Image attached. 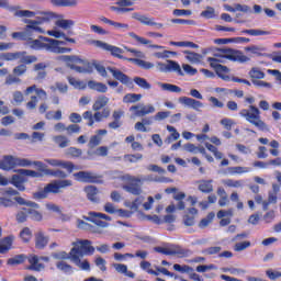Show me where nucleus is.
<instances>
[{
  "instance_id": "7",
  "label": "nucleus",
  "mask_w": 281,
  "mask_h": 281,
  "mask_svg": "<svg viewBox=\"0 0 281 281\" xmlns=\"http://www.w3.org/2000/svg\"><path fill=\"white\" fill-rule=\"evenodd\" d=\"M94 69L102 78H106L109 76L106 71H110L114 80H117L119 82H121V85H125V87H130V89L133 88V80L131 79V77H128V75L124 74L122 70L115 67L105 68L103 65L95 64Z\"/></svg>"
},
{
  "instance_id": "44",
  "label": "nucleus",
  "mask_w": 281,
  "mask_h": 281,
  "mask_svg": "<svg viewBox=\"0 0 281 281\" xmlns=\"http://www.w3.org/2000/svg\"><path fill=\"white\" fill-rule=\"evenodd\" d=\"M241 34H248V36H269L271 32L262 31L260 29H249V30H243Z\"/></svg>"
},
{
  "instance_id": "57",
  "label": "nucleus",
  "mask_w": 281,
  "mask_h": 281,
  "mask_svg": "<svg viewBox=\"0 0 281 281\" xmlns=\"http://www.w3.org/2000/svg\"><path fill=\"white\" fill-rule=\"evenodd\" d=\"M222 249L223 248L220 246H213V247H209V248L202 250V254H204V256H218V254H221Z\"/></svg>"
},
{
  "instance_id": "31",
  "label": "nucleus",
  "mask_w": 281,
  "mask_h": 281,
  "mask_svg": "<svg viewBox=\"0 0 281 281\" xmlns=\"http://www.w3.org/2000/svg\"><path fill=\"white\" fill-rule=\"evenodd\" d=\"M224 10H226V12H244L245 14H247L250 8L247 4L236 3L235 7L224 4Z\"/></svg>"
},
{
  "instance_id": "60",
  "label": "nucleus",
  "mask_w": 281,
  "mask_h": 281,
  "mask_svg": "<svg viewBox=\"0 0 281 281\" xmlns=\"http://www.w3.org/2000/svg\"><path fill=\"white\" fill-rule=\"evenodd\" d=\"M45 117H46V120H56V121L63 120V111H60V110H57L56 112L48 111L45 114Z\"/></svg>"
},
{
  "instance_id": "54",
  "label": "nucleus",
  "mask_w": 281,
  "mask_h": 281,
  "mask_svg": "<svg viewBox=\"0 0 281 281\" xmlns=\"http://www.w3.org/2000/svg\"><path fill=\"white\" fill-rule=\"evenodd\" d=\"M54 142L59 146V148H67V146H69V138L64 135L55 136Z\"/></svg>"
},
{
  "instance_id": "5",
  "label": "nucleus",
  "mask_w": 281,
  "mask_h": 281,
  "mask_svg": "<svg viewBox=\"0 0 281 281\" xmlns=\"http://www.w3.org/2000/svg\"><path fill=\"white\" fill-rule=\"evenodd\" d=\"M71 186H74V181L71 180H54L46 184L44 189L33 193V199H36L37 201L47 199L49 194H59L60 190L71 188Z\"/></svg>"
},
{
  "instance_id": "61",
  "label": "nucleus",
  "mask_w": 281,
  "mask_h": 281,
  "mask_svg": "<svg viewBox=\"0 0 281 281\" xmlns=\"http://www.w3.org/2000/svg\"><path fill=\"white\" fill-rule=\"evenodd\" d=\"M14 201L19 204V205H26L27 207H40L38 203L36 202H32V201H25V199L21 198V196H16L14 198Z\"/></svg>"
},
{
  "instance_id": "37",
  "label": "nucleus",
  "mask_w": 281,
  "mask_h": 281,
  "mask_svg": "<svg viewBox=\"0 0 281 281\" xmlns=\"http://www.w3.org/2000/svg\"><path fill=\"white\" fill-rule=\"evenodd\" d=\"M184 54H187L186 58L191 63L192 65H199L201 60H203V55L194 53V52H189L186 50Z\"/></svg>"
},
{
  "instance_id": "13",
  "label": "nucleus",
  "mask_w": 281,
  "mask_h": 281,
  "mask_svg": "<svg viewBox=\"0 0 281 281\" xmlns=\"http://www.w3.org/2000/svg\"><path fill=\"white\" fill-rule=\"evenodd\" d=\"M216 56L218 58H226V60H233L234 63H236V60L239 63H247V60H249V57L243 55V52L232 48H218Z\"/></svg>"
},
{
  "instance_id": "14",
  "label": "nucleus",
  "mask_w": 281,
  "mask_h": 281,
  "mask_svg": "<svg viewBox=\"0 0 281 281\" xmlns=\"http://www.w3.org/2000/svg\"><path fill=\"white\" fill-rule=\"evenodd\" d=\"M151 265L149 261H142L140 262V269L143 271H146L149 276H159V273H162V276H168L169 278H175V280H179V276L175 274L173 272H170V270L161 267H156V271L150 269Z\"/></svg>"
},
{
  "instance_id": "26",
  "label": "nucleus",
  "mask_w": 281,
  "mask_h": 281,
  "mask_svg": "<svg viewBox=\"0 0 281 281\" xmlns=\"http://www.w3.org/2000/svg\"><path fill=\"white\" fill-rule=\"evenodd\" d=\"M153 124V117H145L142 119V122H136L134 125L135 131H138V133H148L150 128L147 126H150Z\"/></svg>"
},
{
  "instance_id": "40",
  "label": "nucleus",
  "mask_w": 281,
  "mask_h": 281,
  "mask_svg": "<svg viewBox=\"0 0 281 281\" xmlns=\"http://www.w3.org/2000/svg\"><path fill=\"white\" fill-rule=\"evenodd\" d=\"M26 95H30V93H36L38 98H47V92L43 90L42 88H37L36 85H33L24 91Z\"/></svg>"
},
{
  "instance_id": "62",
  "label": "nucleus",
  "mask_w": 281,
  "mask_h": 281,
  "mask_svg": "<svg viewBox=\"0 0 281 281\" xmlns=\"http://www.w3.org/2000/svg\"><path fill=\"white\" fill-rule=\"evenodd\" d=\"M27 209L23 207L21 211H19L15 215V220L18 223H25L27 221Z\"/></svg>"
},
{
  "instance_id": "25",
  "label": "nucleus",
  "mask_w": 281,
  "mask_h": 281,
  "mask_svg": "<svg viewBox=\"0 0 281 281\" xmlns=\"http://www.w3.org/2000/svg\"><path fill=\"white\" fill-rule=\"evenodd\" d=\"M198 186V190L203 194H212L214 192V180H200Z\"/></svg>"
},
{
  "instance_id": "58",
  "label": "nucleus",
  "mask_w": 281,
  "mask_h": 281,
  "mask_svg": "<svg viewBox=\"0 0 281 281\" xmlns=\"http://www.w3.org/2000/svg\"><path fill=\"white\" fill-rule=\"evenodd\" d=\"M45 175L48 177H56L57 179H67V173L63 170H46Z\"/></svg>"
},
{
  "instance_id": "16",
  "label": "nucleus",
  "mask_w": 281,
  "mask_h": 281,
  "mask_svg": "<svg viewBox=\"0 0 281 281\" xmlns=\"http://www.w3.org/2000/svg\"><path fill=\"white\" fill-rule=\"evenodd\" d=\"M131 113H134L135 117H146V115H150V113H155V106L153 104L144 105L138 103L136 105H132L130 108Z\"/></svg>"
},
{
  "instance_id": "8",
  "label": "nucleus",
  "mask_w": 281,
  "mask_h": 281,
  "mask_svg": "<svg viewBox=\"0 0 281 281\" xmlns=\"http://www.w3.org/2000/svg\"><path fill=\"white\" fill-rule=\"evenodd\" d=\"M71 245V260H78V258H85V256H93L95 254V248L91 246V240L89 239H77Z\"/></svg>"
},
{
  "instance_id": "49",
  "label": "nucleus",
  "mask_w": 281,
  "mask_h": 281,
  "mask_svg": "<svg viewBox=\"0 0 281 281\" xmlns=\"http://www.w3.org/2000/svg\"><path fill=\"white\" fill-rule=\"evenodd\" d=\"M248 76L251 78V80H262L265 79V72L260 70L258 67H252L250 71L248 72Z\"/></svg>"
},
{
  "instance_id": "63",
  "label": "nucleus",
  "mask_w": 281,
  "mask_h": 281,
  "mask_svg": "<svg viewBox=\"0 0 281 281\" xmlns=\"http://www.w3.org/2000/svg\"><path fill=\"white\" fill-rule=\"evenodd\" d=\"M248 247H251V241H240L234 245V251H245Z\"/></svg>"
},
{
  "instance_id": "12",
  "label": "nucleus",
  "mask_w": 281,
  "mask_h": 281,
  "mask_svg": "<svg viewBox=\"0 0 281 281\" xmlns=\"http://www.w3.org/2000/svg\"><path fill=\"white\" fill-rule=\"evenodd\" d=\"M207 63H210V67L214 69L216 76L221 78V80H224V82H232V77L229 76V69L227 66L221 65L223 60L214 57H207Z\"/></svg>"
},
{
  "instance_id": "30",
  "label": "nucleus",
  "mask_w": 281,
  "mask_h": 281,
  "mask_svg": "<svg viewBox=\"0 0 281 281\" xmlns=\"http://www.w3.org/2000/svg\"><path fill=\"white\" fill-rule=\"evenodd\" d=\"M50 3L55 8H76L78 0H50Z\"/></svg>"
},
{
  "instance_id": "47",
  "label": "nucleus",
  "mask_w": 281,
  "mask_h": 281,
  "mask_svg": "<svg viewBox=\"0 0 281 281\" xmlns=\"http://www.w3.org/2000/svg\"><path fill=\"white\" fill-rule=\"evenodd\" d=\"M81 257H78V259H71V262L76 265V267H79L81 271H91V263H89V260H80Z\"/></svg>"
},
{
  "instance_id": "64",
  "label": "nucleus",
  "mask_w": 281,
  "mask_h": 281,
  "mask_svg": "<svg viewBox=\"0 0 281 281\" xmlns=\"http://www.w3.org/2000/svg\"><path fill=\"white\" fill-rule=\"evenodd\" d=\"M20 59L24 65H32V63H36V60H38V57L34 55H23Z\"/></svg>"
},
{
  "instance_id": "15",
  "label": "nucleus",
  "mask_w": 281,
  "mask_h": 281,
  "mask_svg": "<svg viewBox=\"0 0 281 281\" xmlns=\"http://www.w3.org/2000/svg\"><path fill=\"white\" fill-rule=\"evenodd\" d=\"M77 181H81L82 183H101L102 176L95 175L91 171H79L74 173Z\"/></svg>"
},
{
  "instance_id": "56",
  "label": "nucleus",
  "mask_w": 281,
  "mask_h": 281,
  "mask_svg": "<svg viewBox=\"0 0 281 281\" xmlns=\"http://www.w3.org/2000/svg\"><path fill=\"white\" fill-rule=\"evenodd\" d=\"M173 270L178 271L179 273H192V271H194V268L188 266V265H179V263H175L173 265Z\"/></svg>"
},
{
  "instance_id": "29",
  "label": "nucleus",
  "mask_w": 281,
  "mask_h": 281,
  "mask_svg": "<svg viewBox=\"0 0 281 281\" xmlns=\"http://www.w3.org/2000/svg\"><path fill=\"white\" fill-rule=\"evenodd\" d=\"M27 52H15V53H1L0 54V60H7L8 63L12 60H19L21 56H25Z\"/></svg>"
},
{
  "instance_id": "4",
  "label": "nucleus",
  "mask_w": 281,
  "mask_h": 281,
  "mask_svg": "<svg viewBox=\"0 0 281 281\" xmlns=\"http://www.w3.org/2000/svg\"><path fill=\"white\" fill-rule=\"evenodd\" d=\"M59 60L77 74H93V65L77 55H63Z\"/></svg>"
},
{
  "instance_id": "55",
  "label": "nucleus",
  "mask_w": 281,
  "mask_h": 281,
  "mask_svg": "<svg viewBox=\"0 0 281 281\" xmlns=\"http://www.w3.org/2000/svg\"><path fill=\"white\" fill-rule=\"evenodd\" d=\"M246 52H250V54H255L256 56H265V52H267V48L252 45L246 47Z\"/></svg>"
},
{
  "instance_id": "39",
  "label": "nucleus",
  "mask_w": 281,
  "mask_h": 281,
  "mask_svg": "<svg viewBox=\"0 0 281 281\" xmlns=\"http://www.w3.org/2000/svg\"><path fill=\"white\" fill-rule=\"evenodd\" d=\"M109 104V98L106 95H100L93 103L92 109L93 111H100L104 109Z\"/></svg>"
},
{
  "instance_id": "2",
  "label": "nucleus",
  "mask_w": 281,
  "mask_h": 281,
  "mask_svg": "<svg viewBox=\"0 0 281 281\" xmlns=\"http://www.w3.org/2000/svg\"><path fill=\"white\" fill-rule=\"evenodd\" d=\"M31 49L35 52H50V54H70L71 48L63 47L60 45H67V41L54 40L45 36H40L38 40L29 43Z\"/></svg>"
},
{
  "instance_id": "10",
  "label": "nucleus",
  "mask_w": 281,
  "mask_h": 281,
  "mask_svg": "<svg viewBox=\"0 0 281 281\" xmlns=\"http://www.w3.org/2000/svg\"><path fill=\"white\" fill-rule=\"evenodd\" d=\"M16 166L27 168L32 166V161L25 158H14L13 156H4L3 159H0V170H13Z\"/></svg>"
},
{
  "instance_id": "6",
  "label": "nucleus",
  "mask_w": 281,
  "mask_h": 281,
  "mask_svg": "<svg viewBox=\"0 0 281 281\" xmlns=\"http://www.w3.org/2000/svg\"><path fill=\"white\" fill-rule=\"evenodd\" d=\"M46 19L41 18L38 21L36 20H25L24 23H29L25 26L24 32H13L11 34L12 38L18 40V41H29L27 45L30 47V43H32V32H37V34H43L45 31H43L38 25L41 23H45Z\"/></svg>"
},
{
  "instance_id": "17",
  "label": "nucleus",
  "mask_w": 281,
  "mask_h": 281,
  "mask_svg": "<svg viewBox=\"0 0 281 281\" xmlns=\"http://www.w3.org/2000/svg\"><path fill=\"white\" fill-rule=\"evenodd\" d=\"M88 215L89 217H86V221H90V223H94V225H97L98 227H108L109 223L103 221H111V216L104 213L89 212Z\"/></svg>"
},
{
  "instance_id": "52",
  "label": "nucleus",
  "mask_w": 281,
  "mask_h": 281,
  "mask_svg": "<svg viewBox=\"0 0 281 281\" xmlns=\"http://www.w3.org/2000/svg\"><path fill=\"white\" fill-rule=\"evenodd\" d=\"M20 238L22 243H30V240H32V229H30V227L22 228L20 232Z\"/></svg>"
},
{
  "instance_id": "35",
  "label": "nucleus",
  "mask_w": 281,
  "mask_h": 281,
  "mask_svg": "<svg viewBox=\"0 0 281 281\" xmlns=\"http://www.w3.org/2000/svg\"><path fill=\"white\" fill-rule=\"evenodd\" d=\"M127 63H133L134 65H137V67H140V69H153L155 67V64L139 58H130L127 59Z\"/></svg>"
},
{
  "instance_id": "1",
  "label": "nucleus",
  "mask_w": 281,
  "mask_h": 281,
  "mask_svg": "<svg viewBox=\"0 0 281 281\" xmlns=\"http://www.w3.org/2000/svg\"><path fill=\"white\" fill-rule=\"evenodd\" d=\"M123 181H126V184L123 186V190L128 192V194H133V196H137L131 204V210L137 212L139 206L144 203L145 198L142 195L144 190L142 186H144V181H151L154 183H172V179L164 176L149 175L147 179L137 178L135 176L125 175L122 177Z\"/></svg>"
},
{
  "instance_id": "36",
  "label": "nucleus",
  "mask_w": 281,
  "mask_h": 281,
  "mask_svg": "<svg viewBox=\"0 0 281 281\" xmlns=\"http://www.w3.org/2000/svg\"><path fill=\"white\" fill-rule=\"evenodd\" d=\"M132 19H135V21H138L143 25H149V26L153 24V21H155V18H148L137 12L132 14Z\"/></svg>"
},
{
  "instance_id": "38",
  "label": "nucleus",
  "mask_w": 281,
  "mask_h": 281,
  "mask_svg": "<svg viewBox=\"0 0 281 281\" xmlns=\"http://www.w3.org/2000/svg\"><path fill=\"white\" fill-rule=\"evenodd\" d=\"M158 87H160L162 91H169V93H181V87L177 85L158 82Z\"/></svg>"
},
{
  "instance_id": "9",
  "label": "nucleus",
  "mask_w": 281,
  "mask_h": 281,
  "mask_svg": "<svg viewBox=\"0 0 281 281\" xmlns=\"http://www.w3.org/2000/svg\"><path fill=\"white\" fill-rule=\"evenodd\" d=\"M154 251L164 256H177L178 258H189V256H192V250L179 245H171L168 248L158 246L154 248Z\"/></svg>"
},
{
  "instance_id": "42",
  "label": "nucleus",
  "mask_w": 281,
  "mask_h": 281,
  "mask_svg": "<svg viewBox=\"0 0 281 281\" xmlns=\"http://www.w3.org/2000/svg\"><path fill=\"white\" fill-rule=\"evenodd\" d=\"M48 36H54V38H64L67 43L76 44V38L67 36V34L60 31H48Z\"/></svg>"
},
{
  "instance_id": "21",
  "label": "nucleus",
  "mask_w": 281,
  "mask_h": 281,
  "mask_svg": "<svg viewBox=\"0 0 281 281\" xmlns=\"http://www.w3.org/2000/svg\"><path fill=\"white\" fill-rule=\"evenodd\" d=\"M35 249H45L49 245V236L45 235V232L38 231L34 234Z\"/></svg>"
},
{
  "instance_id": "48",
  "label": "nucleus",
  "mask_w": 281,
  "mask_h": 281,
  "mask_svg": "<svg viewBox=\"0 0 281 281\" xmlns=\"http://www.w3.org/2000/svg\"><path fill=\"white\" fill-rule=\"evenodd\" d=\"M55 25H57V27H60L61 30H71V27H74L76 25V22L74 20H57Z\"/></svg>"
},
{
  "instance_id": "28",
  "label": "nucleus",
  "mask_w": 281,
  "mask_h": 281,
  "mask_svg": "<svg viewBox=\"0 0 281 281\" xmlns=\"http://www.w3.org/2000/svg\"><path fill=\"white\" fill-rule=\"evenodd\" d=\"M108 133L106 130H99L97 135L90 137L89 147L95 148V146H100V144H102V135H106Z\"/></svg>"
},
{
  "instance_id": "18",
  "label": "nucleus",
  "mask_w": 281,
  "mask_h": 281,
  "mask_svg": "<svg viewBox=\"0 0 281 281\" xmlns=\"http://www.w3.org/2000/svg\"><path fill=\"white\" fill-rule=\"evenodd\" d=\"M27 262L30 263L26 267L27 271H36V272H41L45 269V265L41 263V259L37 255H29L26 257Z\"/></svg>"
},
{
  "instance_id": "51",
  "label": "nucleus",
  "mask_w": 281,
  "mask_h": 281,
  "mask_svg": "<svg viewBox=\"0 0 281 281\" xmlns=\"http://www.w3.org/2000/svg\"><path fill=\"white\" fill-rule=\"evenodd\" d=\"M18 173L23 177H33V179H37L38 177H43V173L30 169H18Z\"/></svg>"
},
{
  "instance_id": "20",
  "label": "nucleus",
  "mask_w": 281,
  "mask_h": 281,
  "mask_svg": "<svg viewBox=\"0 0 281 281\" xmlns=\"http://www.w3.org/2000/svg\"><path fill=\"white\" fill-rule=\"evenodd\" d=\"M46 164L53 166L54 168H65L68 172H74L76 166L71 161L58 160V159H46Z\"/></svg>"
},
{
  "instance_id": "53",
  "label": "nucleus",
  "mask_w": 281,
  "mask_h": 281,
  "mask_svg": "<svg viewBox=\"0 0 281 281\" xmlns=\"http://www.w3.org/2000/svg\"><path fill=\"white\" fill-rule=\"evenodd\" d=\"M200 16H202V19H216V10L214 7H206V10L202 11Z\"/></svg>"
},
{
  "instance_id": "41",
  "label": "nucleus",
  "mask_w": 281,
  "mask_h": 281,
  "mask_svg": "<svg viewBox=\"0 0 281 281\" xmlns=\"http://www.w3.org/2000/svg\"><path fill=\"white\" fill-rule=\"evenodd\" d=\"M167 131L171 133L166 139L167 144H172V142H177V139L181 137V134H179V132H177V128L172 125H167Z\"/></svg>"
},
{
  "instance_id": "32",
  "label": "nucleus",
  "mask_w": 281,
  "mask_h": 281,
  "mask_svg": "<svg viewBox=\"0 0 281 281\" xmlns=\"http://www.w3.org/2000/svg\"><path fill=\"white\" fill-rule=\"evenodd\" d=\"M161 67H165L166 71H176L178 76H183V70H181V66L179 63L175 60H169L167 65L159 64Z\"/></svg>"
},
{
  "instance_id": "19",
  "label": "nucleus",
  "mask_w": 281,
  "mask_h": 281,
  "mask_svg": "<svg viewBox=\"0 0 281 281\" xmlns=\"http://www.w3.org/2000/svg\"><path fill=\"white\" fill-rule=\"evenodd\" d=\"M122 117H124V111L123 110H115L112 113V122L108 124L109 128L112 131H117V128H122Z\"/></svg>"
},
{
  "instance_id": "22",
  "label": "nucleus",
  "mask_w": 281,
  "mask_h": 281,
  "mask_svg": "<svg viewBox=\"0 0 281 281\" xmlns=\"http://www.w3.org/2000/svg\"><path fill=\"white\" fill-rule=\"evenodd\" d=\"M25 183H27V178L21 173L11 177L10 184L14 186L20 192H25Z\"/></svg>"
},
{
  "instance_id": "23",
  "label": "nucleus",
  "mask_w": 281,
  "mask_h": 281,
  "mask_svg": "<svg viewBox=\"0 0 281 281\" xmlns=\"http://www.w3.org/2000/svg\"><path fill=\"white\" fill-rule=\"evenodd\" d=\"M181 104L184 106H189V109H193L194 111H199V109H203V102L198 101L196 99H192L189 97H182L179 99Z\"/></svg>"
},
{
  "instance_id": "46",
  "label": "nucleus",
  "mask_w": 281,
  "mask_h": 281,
  "mask_svg": "<svg viewBox=\"0 0 281 281\" xmlns=\"http://www.w3.org/2000/svg\"><path fill=\"white\" fill-rule=\"evenodd\" d=\"M134 82L139 87V89H144L145 91H150L153 89V86L148 82V80L142 78V77H134Z\"/></svg>"
},
{
  "instance_id": "3",
  "label": "nucleus",
  "mask_w": 281,
  "mask_h": 281,
  "mask_svg": "<svg viewBox=\"0 0 281 281\" xmlns=\"http://www.w3.org/2000/svg\"><path fill=\"white\" fill-rule=\"evenodd\" d=\"M247 104H250L248 109H243L239 111L240 117H244L246 122L258 128V131H269V125L262 121V116L260 115V109L254 105L256 99L254 97H248L245 99Z\"/></svg>"
},
{
  "instance_id": "45",
  "label": "nucleus",
  "mask_w": 281,
  "mask_h": 281,
  "mask_svg": "<svg viewBox=\"0 0 281 281\" xmlns=\"http://www.w3.org/2000/svg\"><path fill=\"white\" fill-rule=\"evenodd\" d=\"M67 80L74 89H79L80 91H85V89H87V82L85 81L78 80L74 77H68Z\"/></svg>"
},
{
  "instance_id": "50",
  "label": "nucleus",
  "mask_w": 281,
  "mask_h": 281,
  "mask_svg": "<svg viewBox=\"0 0 281 281\" xmlns=\"http://www.w3.org/2000/svg\"><path fill=\"white\" fill-rule=\"evenodd\" d=\"M139 100H142V94L127 93L123 97L124 104H135V102H139Z\"/></svg>"
},
{
  "instance_id": "33",
  "label": "nucleus",
  "mask_w": 281,
  "mask_h": 281,
  "mask_svg": "<svg viewBox=\"0 0 281 281\" xmlns=\"http://www.w3.org/2000/svg\"><path fill=\"white\" fill-rule=\"evenodd\" d=\"M27 260V257L23 254L21 255H15L12 258H9L7 260V265L9 267H19V265H23Z\"/></svg>"
},
{
  "instance_id": "27",
  "label": "nucleus",
  "mask_w": 281,
  "mask_h": 281,
  "mask_svg": "<svg viewBox=\"0 0 281 281\" xmlns=\"http://www.w3.org/2000/svg\"><path fill=\"white\" fill-rule=\"evenodd\" d=\"M87 87H89L92 91H97L98 93H106L109 91V87H106L103 82H98L95 80H89L87 82Z\"/></svg>"
},
{
  "instance_id": "43",
  "label": "nucleus",
  "mask_w": 281,
  "mask_h": 281,
  "mask_svg": "<svg viewBox=\"0 0 281 281\" xmlns=\"http://www.w3.org/2000/svg\"><path fill=\"white\" fill-rule=\"evenodd\" d=\"M56 268L59 271H63V273H67L68 276H71V273H74V267L67 263V261H57Z\"/></svg>"
},
{
  "instance_id": "59",
  "label": "nucleus",
  "mask_w": 281,
  "mask_h": 281,
  "mask_svg": "<svg viewBox=\"0 0 281 281\" xmlns=\"http://www.w3.org/2000/svg\"><path fill=\"white\" fill-rule=\"evenodd\" d=\"M155 58L165 59L170 58V56H177V52L173 50H164L154 53Z\"/></svg>"
},
{
  "instance_id": "34",
  "label": "nucleus",
  "mask_w": 281,
  "mask_h": 281,
  "mask_svg": "<svg viewBox=\"0 0 281 281\" xmlns=\"http://www.w3.org/2000/svg\"><path fill=\"white\" fill-rule=\"evenodd\" d=\"M40 209L41 206L40 207L29 206L27 214L31 221H35L36 223H41V221H43V213L38 211Z\"/></svg>"
},
{
  "instance_id": "11",
  "label": "nucleus",
  "mask_w": 281,
  "mask_h": 281,
  "mask_svg": "<svg viewBox=\"0 0 281 281\" xmlns=\"http://www.w3.org/2000/svg\"><path fill=\"white\" fill-rule=\"evenodd\" d=\"M89 45H94L99 49H103V52H110L111 56L114 58H120V60H128V57H124V50L117 46H113L106 42H102L100 40H91Z\"/></svg>"
},
{
  "instance_id": "24",
  "label": "nucleus",
  "mask_w": 281,
  "mask_h": 281,
  "mask_svg": "<svg viewBox=\"0 0 281 281\" xmlns=\"http://www.w3.org/2000/svg\"><path fill=\"white\" fill-rule=\"evenodd\" d=\"M88 201L91 203H100V190L93 186H88L85 188Z\"/></svg>"
}]
</instances>
